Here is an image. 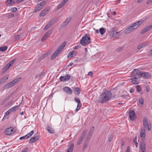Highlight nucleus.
<instances>
[{
    "mask_svg": "<svg viewBox=\"0 0 152 152\" xmlns=\"http://www.w3.org/2000/svg\"><path fill=\"white\" fill-rule=\"evenodd\" d=\"M10 1L9 2H8L9 1H6V3H7V5L8 6H10V5H12L13 4H15L16 3H18L22 1Z\"/></svg>",
    "mask_w": 152,
    "mask_h": 152,
    "instance_id": "obj_15",
    "label": "nucleus"
},
{
    "mask_svg": "<svg viewBox=\"0 0 152 152\" xmlns=\"http://www.w3.org/2000/svg\"><path fill=\"white\" fill-rule=\"evenodd\" d=\"M27 135H26L25 136L21 137L20 138V140H21L23 139H28V137H27Z\"/></svg>",
    "mask_w": 152,
    "mask_h": 152,
    "instance_id": "obj_47",
    "label": "nucleus"
},
{
    "mask_svg": "<svg viewBox=\"0 0 152 152\" xmlns=\"http://www.w3.org/2000/svg\"><path fill=\"white\" fill-rule=\"evenodd\" d=\"M94 129V127H91V128L90 130V131L88 132L89 136H91V135H92V134L93 132Z\"/></svg>",
    "mask_w": 152,
    "mask_h": 152,
    "instance_id": "obj_37",
    "label": "nucleus"
},
{
    "mask_svg": "<svg viewBox=\"0 0 152 152\" xmlns=\"http://www.w3.org/2000/svg\"><path fill=\"white\" fill-rule=\"evenodd\" d=\"M42 75L41 73L38 74L36 75V78H39Z\"/></svg>",
    "mask_w": 152,
    "mask_h": 152,
    "instance_id": "obj_61",
    "label": "nucleus"
},
{
    "mask_svg": "<svg viewBox=\"0 0 152 152\" xmlns=\"http://www.w3.org/2000/svg\"><path fill=\"white\" fill-rule=\"evenodd\" d=\"M64 77V79L66 81L68 80L70 77V75L69 74L66 75Z\"/></svg>",
    "mask_w": 152,
    "mask_h": 152,
    "instance_id": "obj_39",
    "label": "nucleus"
},
{
    "mask_svg": "<svg viewBox=\"0 0 152 152\" xmlns=\"http://www.w3.org/2000/svg\"><path fill=\"white\" fill-rule=\"evenodd\" d=\"M17 11V9L16 7H13L10 9V11L11 12H15Z\"/></svg>",
    "mask_w": 152,
    "mask_h": 152,
    "instance_id": "obj_44",
    "label": "nucleus"
},
{
    "mask_svg": "<svg viewBox=\"0 0 152 152\" xmlns=\"http://www.w3.org/2000/svg\"><path fill=\"white\" fill-rule=\"evenodd\" d=\"M148 55L149 56H152V49L148 52Z\"/></svg>",
    "mask_w": 152,
    "mask_h": 152,
    "instance_id": "obj_52",
    "label": "nucleus"
},
{
    "mask_svg": "<svg viewBox=\"0 0 152 152\" xmlns=\"http://www.w3.org/2000/svg\"><path fill=\"white\" fill-rule=\"evenodd\" d=\"M137 137L136 136L135 138L134 139V140L133 141L135 143V145H136V146L137 147Z\"/></svg>",
    "mask_w": 152,
    "mask_h": 152,
    "instance_id": "obj_45",
    "label": "nucleus"
},
{
    "mask_svg": "<svg viewBox=\"0 0 152 152\" xmlns=\"http://www.w3.org/2000/svg\"><path fill=\"white\" fill-rule=\"evenodd\" d=\"M25 34H26V32H25L24 31H23L22 32V33L20 34V36H21V37H23L24 36Z\"/></svg>",
    "mask_w": 152,
    "mask_h": 152,
    "instance_id": "obj_55",
    "label": "nucleus"
},
{
    "mask_svg": "<svg viewBox=\"0 0 152 152\" xmlns=\"http://www.w3.org/2000/svg\"><path fill=\"white\" fill-rule=\"evenodd\" d=\"M51 26V25L48 23L44 27V30H46L50 28Z\"/></svg>",
    "mask_w": 152,
    "mask_h": 152,
    "instance_id": "obj_42",
    "label": "nucleus"
},
{
    "mask_svg": "<svg viewBox=\"0 0 152 152\" xmlns=\"http://www.w3.org/2000/svg\"><path fill=\"white\" fill-rule=\"evenodd\" d=\"M47 56H48V54L47 53H45V54H43L39 58L38 61L39 62L40 61L43 59L45 58Z\"/></svg>",
    "mask_w": 152,
    "mask_h": 152,
    "instance_id": "obj_30",
    "label": "nucleus"
},
{
    "mask_svg": "<svg viewBox=\"0 0 152 152\" xmlns=\"http://www.w3.org/2000/svg\"><path fill=\"white\" fill-rule=\"evenodd\" d=\"M20 37V35H18L15 37V38L16 40H18Z\"/></svg>",
    "mask_w": 152,
    "mask_h": 152,
    "instance_id": "obj_53",
    "label": "nucleus"
},
{
    "mask_svg": "<svg viewBox=\"0 0 152 152\" xmlns=\"http://www.w3.org/2000/svg\"><path fill=\"white\" fill-rule=\"evenodd\" d=\"M48 10L47 8L45 9L40 13L39 14V16L40 17H42L46 15L47 14L46 13L47 12Z\"/></svg>",
    "mask_w": 152,
    "mask_h": 152,
    "instance_id": "obj_25",
    "label": "nucleus"
},
{
    "mask_svg": "<svg viewBox=\"0 0 152 152\" xmlns=\"http://www.w3.org/2000/svg\"><path fill=\"white\" fill-rule=\"evenodd\" d=\"M146 46V45H145L144 43H143L140 44L139 45H138L137 46V49H140L142 48L145 47Z\"/></svg>",
    "mask_w": 152,
    "mask_h": 152,
    "instance_id": "obj_32",
    "label": "nucleus"
},
{
    "mask_svg": "<svg viewBox=\"0 0 152 152\" xmlns=\"http://www.w3.org/2000/svg\"><path fill=\"white\" fill-rule=\"evenodd\" d=\"M47 130L50 133L53 134L54 133V130L51 127H50L49 126H47Z\"/></svg>",
    "mask_w": 152,
    "mask_h": 152,
    "instance_id": "obj_28",
    "label": "nucleus"
},
{
    "mask_svg": "<svg viewBox=\"0 0 152 152\" xmlns=\"http://www.w3.org/2000/svg\"><path fill=\"white\" fill-rule=\"evenodd\" d=\"M112 139H113V136L112 135H111L109 138V139H108L109 141L110 142H111L112 141Z\"/></svg>",
    "mask_w": 152,
    "mask_h": 152,
    "instance_id": "obj_56",
    "label": "nucleus"
},
{
    "mask_svg": "<svg viewBox=\"0 0 152 152\" xmlns=\"http://www.w3.org/2000/svg\"><path fill=\"white\" fill-rule=\"evenodd\" d=\"M20 105L19 104L18 105H16L15 106H14L10 109V112H14L16 111L17 109H18L19 108V106Z\"/></svg>",
    "mask_w": 152,
    "mask_h": 152,
    "instance_id": "obj_26",
    "label": "nucleus"
},
{
    "mask_svg": "<svg viewBox=\"0 0 152 152\" xmlns=\"http://www.w3.org/2000/svg\"><path fill=\"white\" fill-rule=\"evenodd\" d=\"M14 17V15L13 13L9 14H8L7 17L9 18H13Z\"/></svg>",
    "mask_w": 152,
    "mask_h": 152,
    "instance_id": "obj_43",
    "label": "nucleus"
},
{
    "mask_svg": "<svg viewBox=\"0 0 152 152\" xmlns=\"http://www.w3.org/2000/svg\"><path fill=\"white\" fill-rule=\"evenodd\" d=\"M10 97H8L5 99H4L3 101L5 102L6 103L9 99Z\"/></svg>",
    "mask_w": 152,
    "mask_h": 152,
    "instance_id": "obj_60",
    "label": "nucleus"
},
{
    "mask_svg": "<svg viewBox=\"0 0 152 152\" xmlns=\"http://www.w3.org/2000/svg\"><path fill=\"white\" fill-rule=\"evenodd\" d=\"M13 101H11L9 102L7 104V106H9L11 105L13 103Z\"/></svg>",
    "mask_w": 152,
    "mask_h": 152,
    "instance_id": "obj_57",
    "label": "nucleus"
},
{
    "mask_svg": "<svg viewBox=\"0 0 152 152\" xmlns=\"http://www.w3.org/2000/svg\"><path fill=\"white\" fill-rule=\"evenodd\" d=\"M7 48V46H4L3 47H0V50L1 51L5 52L6 51Z\"/></svg>",
    "mask_w": 152,
    "mask_h": 152,
    "instance_id": "obj_36",
    "label": "nucleus"
},
{
    "mask_svg": "<svg viewBox=\"0 0 152 152\" xmlns=\"http://www.w3.org/2000/svg\"><path fill=\"white\" fill-rule=\"evenodd\" d=\"M9 77V75H7L4 76L3 78V79L6 82V81L8 79Z\"/></svg>",
    "mask_w": 152,
    "mask_h": 152,
    "instance_id": "obj_49",
    "label": "nucleus"
},
{
    "mask_svg": "<svg viewBox=\"0 0 152 152\" xmlns=\"http://www.w3.org/2000/svg\"><path fill=\"white\" fill-rule=\"evenodd\" d=\"M59 80L61 81H66L64 79V77L63 76L60 77Z\"/></svg>",
    "mask_w": 152,
    "mask_h": 152,
    "instance_id": "obj_46",
    "label": "nucleus"
},
{
    "mask_svg": "<svg viewBox=\"0 0 152 152\" xmlns=\"http://www.w3.org/2000/svg\"><path fill=\"white\" fill-rule=\"evenodd\" d=\"M67 1H62L60 4L57 6L56 10H58L62 7L67 2Z\"/></svg>",
    "mask_w": 152,
    "mask_h": 152,
    "instance_id": "obj_19",
    "label": "nucleus"
},
{
    "mask_svg": "<svg viewBox=\"0 0 152 152\" xmlns=\"http://www.w3.org/2000/svg\"><path fill=\"white\" fill-rule=\"evenodd\" d=\"M99 31L100 34L101 35H103L105 32V29L103 28H100Z\"/></svg>",
    "mask_w": 152,
    "mask_h": 152,
    "instance_id": "obj_34",
    "label": "nucleus"
},
{
    "mask_svg": "<svg viewBox=\"0 0 152 152\" xmlns=\"http://www.w3.org/2000/svg\"><path fill=\"white\" fill-rule=\"evenodd\" d=\"M52 30H50L47 32L45 35L43 36L41 39L42 42L44 40L47 39L48 37L52 33Z\"/></svg>",
    "mask_w": 152,
    "mask_h": 152,
    "instance_id": "obj_12",
    "label": "nucleus"
},
{
    "mask_svg": "<svg viewBox=\"0 0 152 152\" xmlns=\"http://www.w3.org/2000/svg\"><path fill=\"white\" fill-rule=\"evenodd\" d=\"M75 100L76 102L77 103L78 107H79V105H82L80 100L79 98L75 97Z\"/></svg>",
    "mask_w": 152,
    "mask_h": 152,
    "instance_id": "obj_31",
    "label": "nucleus"
},
{
    "mask_svg": "<svg viewBox=\"0 0 152 152\" xmlns=\"http://www.w3.org/2000/svg\"><path fill=\"white\" fill-rule=\"evenodd\" d=\"M152 28V25L150 26H147L143 29L141 31L140 33L141 34H143L147 32L150 29Z\"/></svg>",
    "mask_w": 152,
    "mask_h": 152,
    "instance_id": "obj_18",
    "label": "nucleus"
},
{
    "mask_svg": "<svg viewBox=\"0 0 152 152\" xmlns=\"http://www.w3.org/2000/svg\"><path fill=\"white\" fill-rule=\"evenodd\" d=\"M64 90L66 93L69 94H71L72 92V89L69 87H65L64 88Z\"/></svg>",
    "mask_w": 152,
    "mask_h": 152,
    "instance_id": "obj_20",
    "label": "nucleus"
},
{
    "mask_svg": "<svg viewBox=\"0 0 152 152\" xmlns=\"http://www.w3.org/2000/svg\"><path fill=\"white\" fill-rule=\"evenodd\" d=\"M10 110H8V111H7L6 112V113H5V115H8V116L9 115V114H10Z\"/></svg>",
    "mask_w": 152,
    "mask_h": 152,
    "instance_id": "obj_62",
    "label": "nucleus"
},
{
    "mask_svg": "<svg viewBox=\"0 0 152 152\" xmlns=\"http://www.w3.org/2000/svg\"><path fill=\"white\" fill-rule=\"evenodd\" d=\"M74 53V51H72L70 52L68 55V58H70L74 56L73 54Z\"/></svg>",
    "mask_w": 152,
    "mask_h": 152,
    "instance_id": "obj_33",
    "label": "nucleus"
},
{
    "mask_svg": "<svg viewBox=\"0 0 152 152\" xmlns=\"http://www.w3.org/2000/svg\"><path fill=\"white\" fill-rule=\"evenodd\" d=\"M83 46H86L91 43V38L89 34H87L83 37L80 42Z\"/></svg>",
    "mask_w": 152,
    "mask_h": 152,
    "instance_id": "obj_3",
    "label": "nucleus"
},
{
    "mask_svg": "<svg viewBox=\"0 0 152 152\" xmlns=\"http://www.w3.org/2000/svg\"><path fill=\"white\" fill-rule=\"evenodd\" d=\"M125 152H130V148L128 146L127 147V150Z\"/></svg>",
    "mask_w": 152,
    "mask_h": 152,
    "instance_id": "obj_58",
    "label": "nucleus"
},
{
    "mask_svg": "<svg viewBox=\"0 0 152 152\" xmlns=\"http://www.w3.org/2000/svg\"><path fill=\"white\" fill-rule=\"evenodd\" d=\"M72 18L71 17H69L66 19V20L63 23L61 26V28H63L67 24L69 23L71 20Z\"/></svg>",
    "mask_w": 152,
    "mask_h": 152,
    "instance_id": "obj_14",
    "label": "nucleus"
},
{
    "mask_svg": "<svg viewBox=\"0 0 152 152\" xmlns=\"http://www.w3.org/2000/svg\"><path fill=\"white\" fill-rule=\"evenodd\" d=\"M136 88L137 91L138 92H140L142 90V89L139 85H137L136 86Z\"/></svg>",
    "mask_w": 152,
    "mask_h": 152,
    "instance_id": "obj_35",
    "label": "nucleus"
},
{
    "mask_svg": "<svg viewBox=\"0 0 152 152\" xmlns=\"http://www.w3.org/2000/svg\"><path fill=\"white\" fill-rule=\"evenodd\" d=\"M138 74L137 69H134L132 72L131 76V82L134 84H137L139 83V77Z\"/></svg>",
    "mask_w": 152,
    "mask_h": 152,
    "instance_id": "obj_2",
    "label": "nucleus"
},
{
    "mask_svg": "<svg viewBox=\"0 0 152 152\" xmlns=\"http://www.w3.org/2000/svg\"><path fill=\"white\" fill-rule=\"evenodd\" d=\"M15 132L14 129L12 127L7 128L5 131V134L7 135H10L14 133Z\"/></svg>",
    "mask_w": 152,
    "mask_h": 152,
    "instance_id": "obj_9",
    "label": "nucleus"
},
{
    "mask_svg": "<svg viewBox=\"0 0 152 152\" xmlns=\"http://www.w3.org/2000/svg\"><path fill=\"white\" fill-rule=\"evenodd\" d=\"M140 149L142 152H145V146L144 142H141L140 143Z\"/></svg>",
    "mask_w": 152,
    "mask_h": 152,
    "instance_id": "obj_22",
    "label": "nucleus"
},
{
    "mask_svg": "<svg viewBox=\"0 0 152 152\" xmlns=\"http://www.w3.org/2000/svg\"><path fill=\"white\" fill-rule=\"evenodd\" d=\"M143 126L144 129L147 128L148 131H150L151 129V126L150 124L148 123V119L146 117H145L143 118Z\"/></svg>",
    "mask_w": 152,
    "mask_h": 152,
    "instance_id": "obj_6",
    "label": "nucleus"
},
{
    "mask_svg": "<svg viewBox=\"0 0 152 152\" xmlns=\"http://www.w3.org/2000/svg\"><path fill=\"white\" fill-rule=\"evenodd\" d=\"M74 92L76 95H79L80 93V88L78 87H75L74 88Z\"/></svg>",
    "mask_w": 152,
    "mask_h": 152,
    "instance_id": "obj_24",
    "label": "nucleus"
},
{
    "mask_svg": "<svg viewBox=\"0 0 152 152\" xmlns=\"http://www.w3.org/2000/svg\"><path fill=\"white\" fill-rule=\"evenodd\" d=\"M66 43L65 42H63L60 45L58 49L55 51V52L53 54L51 57V59L52 60H54L57 56L58 55L61 53V50L63 49L64 47L65 46Z\"/></svg>",
    "mask_w": 152,
    "mask_h": 152,
    "instance_id": "obj_4",
    "label": "nucleus"
},
{
    "mask_svg": "<svg viewBox=\"0 0 152 152\" xmlns=\"http://www.w3.org/2000/svg\"><path fill=\"white\" fill-rule=\"evenodd\" d=\"M4 80L3 79V78H1L0 79V85L3 84L5 82Z\"/></svg>",
    "mask_w": 152,
    "mask_h": 152,
    "instance_id": "obj_51",
    "label": "nucleus"
},
{
    "mask_svg": "<svg viewBox=\"0 0 152 152\" xmlns=\"http://www.w3.org/2000/svg\"><path fill=\"white\" fill-rule=\"evenodd\" d=\"M39 138L38 137H31L29 140V142L30 143H33L37 141Z\"/></svg>",
    "mask_w": 152,
    "mask_h": 152,
    "instance_id": "obj_21",
    "label": "nucleus"
},
{
    "mask_svg": "<svg viewBox=\"0 0 152 152\" xmlns=\"http://www.w3.org/2000/svg\"><path fill=\"white\" fill-rule=\"evenodd\" d=\"M129 115L130 119L131 120L134 121L135 118V113L133 110H132L129 111Z\"/></svg>",
    "mask_w": 152,
    "mask_h": 152,
    "instance_id": "obj_13",
    "label": "nucleus"
},
{
    "mask_svg": "<svg viewBox=\"0 0 152 152\" xmlns=\"http://www.w3.org/2000/svg\"><path fill=\"white\" fill-rule=\"evenodd\" d=\"M46 2L45 1L41 2L37 6L34 10V12H36L40 10L44 6Z\"/></svg>",
    "mask_w": 152,
    "mask_h": 152,
    "instance_id": "obj_7",
    "label": "nucleus"
},
{
    "mask_svg": "<svg viewBox=\"0 0 152 152\" xmlns=\"http://www.w3.org/2000/svg\"><path fill=\"white\" fill-rule=\"evenodd\" d=\"M10 66H9V64H8L6 65L5 66L4 68V70L5 72H6L8 69H9V68H10Z\"/></svg>",
    "mask_w": 152,
    "mask_h": 152,
    "instance_id": "obj_40",
    "label": "nucleus"
},
{
    "mask_svg": "<svg viewBox=\"0 0 152 152\" xmlns=\"http://www.w3.org/2000/svg\"><path fill=\"white\" fill-rule=\"evenodd\" d=\"M133 26L134 25H133V24H132L131 26L127 28L124 31V34H128L136 29L135 27H134Z\"/></svg>",
    "mask_w": 152,
    "mask_h": 152,
    "instance_id": "obj_11",
    "label": "nucleus"
},
{
    "mask_svg": "<svg viewBox=\"0 0 152 152\" xmlns=\"http://www.w3.org/2000/svg\"><path fill=\"white\" fill-rule=\"evenodd\" d=\"M8 118H9V116L8 115L5 114L3 118L2 119V121H3L4 120H5L7 119H8Z\"/></svg>",
    "mask_w": 152,
    "mask_h": 152,
    "instance_id": "obj_48",
    "label": "nucleus"
},
{
    "mask_svg": "<svg viewBox=\"0 0 152 152\" xmlns=\"http://www.w3.org/2000/svg\"><path fill=\"white\" fill-rule=\"evenodd\" d=\"M93 74V72H92L90 71V72H89L88 73V75L91 76Z\"/></svg>",
    "mask_w": 152,
    "mask_h": 152,
    "instance_id": "obj_64",
    "label": "nucleus"
},
{
    "mask_svg": "<svg viewBox=\"0 0 152 152\" xmlns=\"http://www.w3.org/2000/svg\"><path fill=\"white\" fill-rule=\"evenodd\" d=\"M21 79V78H18L15 79L12 82L7 83L3 88V90L9 88L11 87L12 86L19 81Z\"/></svg>",
    "mask_w": 152,
    "mask_h": 152,
    "instance_id": "obj_5",
    "label": "nucleus"
},
{
    "mask_svg": "<svg viewBox=\"0 0 152 152\" xmlns=\"http://www.w3.org/2000/svg\"><path fill=\"white\" fill-rule=\"evenodd\" d=\"M138 74H139L140 77H143L144 78H148L149 76H150L148 73L146 72H142L139 71L137 70Z\"/></svg>",
    "mask_w": 152,
    "mask_h": 152,
    "instance_id": "obj_8",
    "label": "nucleus"
},
{
    "mask_svg": "<svg viewBox=\"0 0 152 152\" xmlns=\"http://www.w3.org/2000/svg\"><path fill=\"white\" fill-rule=\"evenodd\" d=\"M111 34L113 37L115 38L118 37L119 35L118 31L115 28H112L111 29Z\"/></svg>",
    "mask_w": 152,
    "mask_h": 152,
    "instance_id": "obj_10",
    "label": "nucleus"
},
{
    "mask_svg": "<svg viewBox=\"0 0 152 152\" xmlns=\"http://www.w3.org/2000/svg\"><path fill=\"white\" fill-rule=\"evenodd\" d=\"M143 22V20H141L138 22H136L135 23H134L133 24V26L134 27H135V28H136L138 27Z\"/></svg>",
    "mask_w": 152,
    "mask_h": 152,
    "instance_id": "obj_23",
    "label": "nucleus"
},
{
    "mask_svg": "<svg viewBox=\"0 0 152 152\" xmlns=\"http://www.w3.org/2000/svg\"><path fill=\"white\" fill-rule=\"evenodd\" d=\"M82 105H79V107H78V105H77V107L76 109V111H77L79 110H80V107H81Z\"/></svg>",
    "mask_w": 152,
    "mask_h": 152,
    "instance_id": "obj_54",
    "label": "nucleus"
},
{
    "mask_svg": "<svg viewBox=\"0 0 152 152\" xmlns=\"http://www.w3.org/2000/svg\"><path fill=\"white\" fill-rule=\"evenodd\" d=\"M28 151V148H26L24 149L21 152H27Z\"/></svg>",
    "mask_w": 152,
    "mask_h": 152,
    "instance_id": "obj_63",
    "label": "nucleus"
},
{
    "mask_svg": "<svg viewBox=\"0 0 152 152\" xmlns=\"http://www.w3.org/2000/svg\"><path fill=\"white\" fill-rule=\"evenodd\" d=\"M87 132V131H84L83 134L81 137L79 139V140L77 141V144L78 145H79L81 144L83 140L84 139Z\"/></svg>",
    "mask_w": 152,
    "mask_h": 152,
    "instance_id": "obj_16",
    "label": "nucleus"
},
{
    "mask_svg": "<svg viewBox=\"0 0 152 152\" xmlns=\"http://www.w3.org/2000/svg\"><path fill=\"white\" fill-rule=\"evenodd\" d=\"M34 131H32L31 132H30L29 133H28L26 135H27V137L28 138H29L30 137H31L32 135L34 134Z\"/></svg>",
    "mask_w": 152,
    "mask_h": 152,
    "instance_id": "obj_38",
    "label": "nucleus"
},
{
    "mask_svg": "<svg viewBox=\"0 0 152 152\" xmlns=\"http://www.w3.org/2000/svg\"><path fill=\"white\" fill-rule=\"evenodd\" d=\"M140 137L142 139H144L145 136V129L142 128L141 129L140 132Z\"/></svg>",
    "mask_w": 152,
    "mask_h": 152,
    "instance_id": "obj_17",
    "label": "nucleus"
},
{
    "mask_svg": "<svg viewBox=\"0 0 152 152\" xmlns=\"http://www.w3.org/2000/svg\"><path fill=\"white\" fill-rule=\"evenodd\" d=\"M74 147L73 144H72L68 148L66 152H72Z\"/></svg>",
    "mask_w": 152,
    "mask_h": 152,
    "instance_id": "obj_27",
    "label": "nucleus"
},
{
    "mask_svg": "<svg viewBox=\"0 0 152 152\" xmlns=\"http://www.w3.org/2000/svg\"><path fill=\"white\" fill-rule=\"evenodd\" d=\"M57 19L58 18L57 17H55L53 19L49 22L48 23H49L51 26H52L53 24L55 23Z\"/></svg>",
    "mask_w": 152,
    "mask_h": 152,
    "instance_id": "obj_29",
    "label": "nucleus"
},
{
    "mask_svg": "<svg viewBox=\"0 0 152 152\" xmlns=\"http://www.w3.org/2000/svg\"><path fill=\"white\" fill-rule=\"evenodd\" d=\"M15 61V59H14L13 60L11 61L10 63H9L8 64H9V66H11V65L14 62V61Z\"/></svg>",
    "mask_w": 152,
    "mask_h": 152,
    "instance_id": "obj_50",
    "label": "nucleus"
},
{
    "mask_svg": "<svg viewBox=\"0 0 152 152\" xmlns=\"http://www.w3.org/2000/svg\"><path fill=\"white\" fill-rule=\"evenodd\" d=\"M81 47L80 45H76L75 46L74 48V49H78L80 48Z\"/></svg>",
    "mask_w": 152,
    "mask_h": 152,
    "instance_id": "obj_59",
    "label": "nucleus"
},
{
    "mask_svg": "<svg viewBox=\"0 0 152 152\" xmlns=\"http://www.w3.org/2000/svg\"><path fill=\"white\" fill-rule=\"evenodd\" d=\"M112 97V94L110 91H106L103 92L99 96L98 101L102 104L109 101Z\"/></svg>",
    "mask_w": 152,
    "mask_h": 152,
    "instance_id": "obj_1",
    "label": "nucleus"
},
{
    "mask_svg": "<svg viewBox=\"0 0 152 152\" xmlns=\"http://www.w3.org/2000/svg\"><path fill=\"white\" fill-rule=\"evenodd\" d=\"M144 101V99L142 98H141L139 99V103L142 105H143Z\"/></svg>",
    "mask_w": 152,
    "mask_h": 152,
    "instance_id": "obj_41",
    "label": "nucleus"
}]
</instances>
